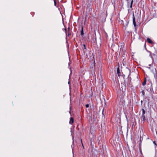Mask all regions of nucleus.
I'll return each mask as SVG.
<instances>
[{"mask_svg": "<svg viewBox=\"0 0 157 157\" xmlns=\"http://www.w3.org/2000/svg\"><path fill=\"white\" fill-rule=\"evenodd\" d=\"M142 115L140 117L141 119V121H144L145 120V115H144V114L145 113V111L144 109H142Z\"/></svg>", "mask_w": 157, "mask_h": 157, "instance_id": "nucleus-2", "label": "nucleus"}, {"mask_svg": "<svg viewBox=\"0 0 157 157\" xmlns=\"http://www.w3.org/2000/svg\"><path fill=\"white\" fill-rule=\"evenodd\" d=\"M83 46L84 47V48L85 49H86V46L84 44H83Z\"/></svg>", "mask_w": 157, "mask_h": 157, "instance_id": "nucleus-12", "label": "nucleus"}, {"mask_svg": "<svg viewBox=\"0 0 157 157\" xmlns=\"http://www.w3.org/2000/svg\"><path fill=\"white\" fill-rule=\"evenodd\" d=\"M128 6H129V5H128Z\"/></svg>", "mask_w": 157, "mask_h": 157, "instance_id": "nucleus-17", "label": "nucleus"}, {"mask_svg": "<svg viewBox=\"0 0 157 157\" xmlns=\"http://www.w3.org/2000/svg\"><path fill=\"white\" fill-rule=\"evenodd\" d=\"M65 30H66V29H65ZM66 32V35H67V32Z\"/></svg>", "mask_w": 157, "mask_h": 157, "instance_id": "nucleus-16", "label": "nucleus"}, {"mask_svg": "<svg viewBox=\"0 0 157 157\" xmlns=\"http://www.w3.org/2000/svg\"><path fill=\"white\" fill-rule=\"evenodd\" d=\"M154 77L155 79L156 82L157 84V74L156 73L154 74Z\"/></svg>", "mask_w": 157, "mask_h": 157, "instance_id": "nucleus-6", "label": "nucleus"}, {"mask_svg": "<svg viewBox=\"0 0 157 157\" xmlns=\"http://www.w3.org/2000/svg\"><path fill=\"white\" fill-rule=\"evenodd\" d=\"M153 143L155 144V146H156V143H155V141H154L153 142Z\"/></svg>", "mask_w": 157, "mask_h": 157, "instance_id": "nucleus-14", "label": "nucleus"}, {"mask_svg": "<svg viewBox=\"0 0 157 157\" xmlns=\"http://www.w3.org/2000/svg\"><path fill=\"white\" fill-rule=\"evenodd\" d=\"M56 2L55 1V0H54V4H55V5L56 6Z\"/></svg>", "mask_w": 157, "mask_h": 157, "instance_id": "nucleus-15", "label": "nucleus"}, {"mask_svg": "<svg viewBox=\"0 0 157 157\" xmlns=\"http://www.w3.org/2000/svg\"><path fill=\"white\" fill-rule=\"evenodd\" d=\"M81 34L82 36H83L84 35L83 28L82 26V27H81Z\"/></svg>", "mask_w": 157, "mask_h": 157, "instance_id": "nucleus-5", "label": "nucleus"}, {"mask_svg": "<svg viewBox=\"0 0 157 157\" xmlns=\"http://www.w3.org/2000/svg\"><path fill=\"white\" fill-rule=\"evenodd\" d=\"M133 2V0H132L131 1V3H130V8H132V7Z\"/></svg>", "mask_w": 157, "mask_h": 157, "instance_id": "nucleus-9", "label": "nucleus"}, {"mask_svg": "<svg viewBox=\"0 0 157 157\" xmlns=\"http://www.w3.org/2000/svg\"><path fill=\"white\" fill-rule=\"evenodd\" d=\"M133 25H134V26L135 27H136V22L135 18V17H134V15H133Z\"/></svg>", "mask_w": 157, "mask_h": 157, "instance_id": "nucleus-3", "label": "nucleus"}, {"mask_svg": "<svg viewBox=\"0 0 157 157\" xmlns=\"http://www.w3.org/2000/svg\"><path fill=\"white\" fill-rule=\"evenodd\" d=\"M147 41L148 43L150 44H152L153 43V42L149 38H147Z\"/></svg>", "mask_w": 157, "mask_h": 157, "instance_id": "nucleus-4", "label": "nucleus"}, {"mask_svg": "<svg viewBox=\"0 0 157 157\" xmlns=\"http://www.w3.org/2000/svg\"><path fill=\"white\" fill-rule=\"evenodd\" d=\"M117 73L119 76L121 75V73L120 72L118 68L117 70Z\"/></svg>", "mask_w": 157, "mask_h": 157, "instance_id": "nucleus-8", "label": "nucleus"}, {"mask_svg": "<svg viewBox=\"0 0 157 157\" xmlns=\"http://www.w3.org/2000/svg\"><path fill=\"white\" fill-rule=\"evenodd\" d=\"M74 122V119L72 117H71L70 119V120L69 121L70 124H71L73 123Z\"/></svg>", "mask_w": 157, "mask_h": 157, "instance_id": "nucleus-7", "label": "nucleus"}, {"mask_svg": "<svg viewBox=\"0 0 157 157\" xmlns=\"http://www.w3.org/2000/svg\"><path fill=\"white\" fill-rule=\"evenodd\" d=\"M146 80H145L144 81V82L142 83V85H143V86H144L146 85Z\"/></svg>", "mask_w": 157, "mask_h": 157, "instance_id": "nucleus-10", "label": "nucleus"}, {"mask_svg": "<svg viewBox=\"0 0 157 157\" xmlns=\"http://www.w3.org/2000/svg\"><path fill=\"white\" fill-rule=\"evenodd\" d=\"M86 108H88L89 107V105L88 104H86Z\"/></svg>", "mask_w": 157, "mask_h": 157, "instance_id": "nucleus-13", "label": "nucleus"}, {"mask_svg": "<svg viewBox=\"0 0 157 157\" xmlns=\"http://www.w3.org/2000/svg\"><path fill=\"white\" fill-rule=\"evenodd\" d=\"M86 58L89 59H92V58H94L93 53L91 51L89 52L86 54Z\"/></svg>", "mask_w": 157, "mask_h": 157, "instance_id": "nucleus-1", "label": "nucleus"}, {"mask_svg": "<svg viewBox=\"0 0 157 157\" xmlns=\"http://www.w3.org/2000/svg\"><path fill=\"white\" fill-rule=\"evenodd\" d=\"M142 94L143 95V96H144L145 93H144V90H143L142 91Z\"/></svg>", "mask_w": 157, "mask_h": 157, "instance_id": "nucleus-11", "label": "nucleus"}]
</instances>
